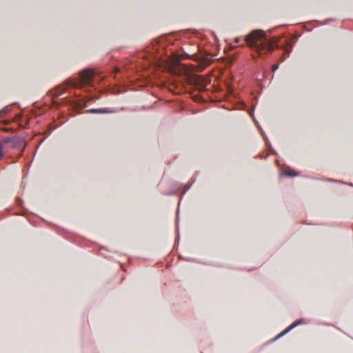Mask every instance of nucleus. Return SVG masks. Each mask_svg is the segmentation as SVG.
I'll return each mask as SVG.
<instances>
[{
  "mask_svg": "<svg viewBox=\"0 0 353 353\" xmlns=\"http://www.w3.org/2000/svg\"><path fill=\"white\" fill-rule=\"evenodd\" d=\"M285 174L289 176H297V173L294 170L285 171Z\"/></svg>",
  "mask_w": 353,
  "mask_h": 353,
  "instance_id": "nucleus-8",
  "label": "nucleus"
},
{
  "mask_svg": "<svg viewBox=\"0 0 353 353\" xmlns=\"http://www.w3.org/2000/svg\"><path fill=\"white\" fill-rule=\"evenodd\" d=\"M239 39L238 38H236V39H235V42H236V43H239Z\"/></svg>",
  "mask_w": 353,
  "mask_h": 353,
  "instance_id": "nucleus-10",
  "label": "nucleus"
},
{
  "mask_svg": "<svg viewBox=\"0 0 353 353\" xmlns=\"http://www.w3.org/2000/svg\"><path fill=\"white\" fill-rule=\"evenodd\" d=\"M94 72L86 69L79 72V78L77 80H68V85L74 88H81L84 85H91Z\"/></svg>",
  "mask_w": 353,
  "mask_h": 353,
  "instance_id": "nucleus-2",
  "label": "nucleus"
},
{
  "mask_svg": "<svg viewBox=\"0 0 353 353\" xmlns=\"http://www.w3.org/2000/svg\"><path fill=\"white\" fill-rule=\"evenodd\" d=\"M245 41L250 48H254L258 56L271 52L274 49L273 43L266 39L263 30H256L251 32L245 38Z\"/></svg>",
  "mask_w": 353,
  "mask_h": 353,
  "instance_id": "nucleus-1",
  "label": "nucleus"
},
{
  "mask_svg": "<svg viewBox=\"0 0 353 353\" xmlns=\"http://www.w3.org/2000/svg\"><path fill=\"white\" fill-rule=\"evenodd\" d=\"M278 68H279V65L274 64V65H272V70H273L274 72V71H276V70H278Z\"/></svg>",
  "mask_w": 353,
  "mask_h": 353,
  "instance_id": "nucleus-9",
  "label": "nucleus"
},
{
  "mask_svg": "<svg viewBox=\"0 0 353 353\" xmlns=\"http://www.w3.org/2000/svg\"><path fill=\"white\" fill-rule=\"evenodd\" d=\"M88 112L97 114H110L114 112V111L112 110H108L107 108H93L88 110Z\"/></svg>",
  "mask_w": 353,
  "mask_h": 353,
  "instance_id": "nucleus-5",
  "label": "nucleus"
},
{
  "mask_svg": "<svg viewBox=\"0 0 353 353\" xmlns=\"http://www.w3.org/2000/svg\"><path fill=\"white\" fill-rule=\"evenodd\" d=\"M3 142L6 145H9V147L11 148H20L21 146V139L18 136H14L12 137H8L3 139Z\"/></svg>",
  "mask_w": 353,
  "mask_h": 353,
  "instance_id": "nucleus-3",
  "label": "nucleus"
},
{
  "mask_svg": "<svg viewBox=\"0 0 353 353\" xmlns=\"http://www.w3.org/2000/svg\"><path fill=\"white\" fill-rule=\"evenodd\" d=\"M4 143L3 142V139L0 141V159H2L4 157Z\"/></svg>",
  "mask_w": 353,
  "mask_h": 353,
  "instance_id": "nucleus-7",
  "label": "nucleus"
},
{
  "mask_svg": "<svg viewBox=\"0 0 353 353\" xmlns=\"http://www.w3.org/2000/svg\"><path fill=\"white\" fill-rule=\"evenodd\" d=\"M192 81L198 90H199L200 91L205 90L207 83L205 78L201 76L196 75L193 78Z\"/></svg>",
  "mask_w": 353,
  "mask_h": 353,
  "instance_id": "nucleus-4",
  "label": "nucleus"
},
{
  "mask_svg": "<svg viewBox=\"0 0 353 353\" xmlns=\"http://www.w3.org/2000/svg\"><path fill=\"white\" fill-rule=\"evenodd\" d=\"M302 321L303 320L301 319L299 321H296V322L293 323L291 325H290L288 327H287L285 330H284L280 334H279L277 338H279V337L283 336L284 334H285L287 332H288L290 330H292V328L296 327L297 325H299V323H301Z\"/></svg>",
  "mask_w": 353,
  "mask_h": 353,
  "instance_id": "nucleus-6",
  "label": "nucleus"
}]
</instances>
